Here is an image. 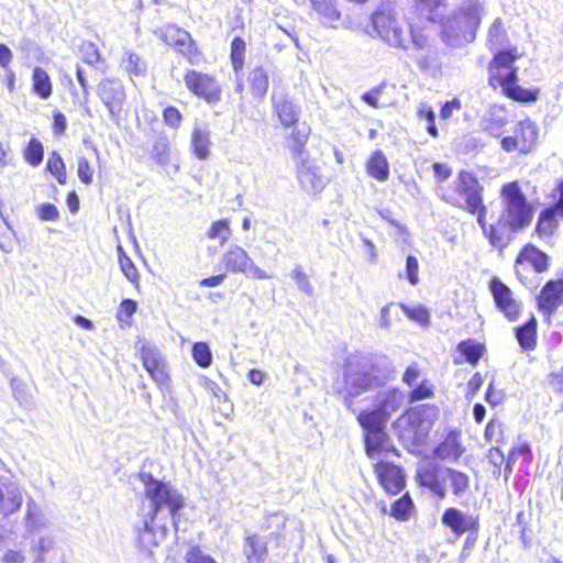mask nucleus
<instances>
[{
	"mask_svg": "<svg viewBox=\"0 0 563 563\" xmlns=\"http://www.w3.org/2000/svg\"><path fill=\"white\" fill-rule=\"evenodd\" d=\"M439 416V407L422 404L406 409L395 422L399 440L409 453L418 454Z\"/></svg>",
	"mask_w": 563,
	"mask_h": 563,
	"instance_id": "obj_6",
	"label": "nucleus"
},
{
	"mask_svg": "<svg viewBox=\"0 0 563 563\" xmlns=\"http://www.w3.org/2000/svg\"><path fill=\"white\" fill-rule=\"evenodd\" d=\"M369 22L373 29L372 36L391 48L407 51L412 44L416 48L422 49L428 44L426 27L416 24L406 27L393 8L383 7L374 10Z\"/></svg>",
	"mask_w": 563,
	"mask_h": 563,
	"instance_id": "obj_4",
	"label": "nucleus"
},
{
	"mask_svg": "<svg viewBox=\"0 0 563 563\" xmlns=\"http://www.w3.org/2000/svg\"><path fill=\"white\" fill-rule=\"evenodd\" d=\"M356 419L364 433L385 430L388 420L376 407L373 410L361 411Z\"/></svg>",
	"mask_w": 563,
	"mask_h": 563,
	"instance_id": "obj_32",
	"label": "nucleus"
},
{
	"mask_svg": "<svg viewBox=\"0 0 563 563\" xmlns=\"http://www.w3.org/2000/svg\"><path fill=\"white\" fill-rule=\"evenodd\" d=\"M485 188L477 176L466 169L459 170L454 181L439 186V195L446 205L475 216L477 224L488 214Z\"/></svg>",
	"mask_w": 563,
	"mask_h": 563,
	"instance_id": "obj_5",
	"label": "nucleus"
},
{
	"mask_svg": "<svg viewBox=\"0 0 563 563\" xmlns=\"http://www.w3.org/2000/svg\"><path fill=\"white\" fill-rule=\"evenodd\" d=\"M285 521L277 516H269L262 525L264 531H268L264 537L250 534L244 541V555L246 563H264L268 555L266 541H274L279 545L285 530Z\"/></svg>",
	"mask_w": 563,
	"mask_h": 563,
	"instance_id": "obj_9",
	"label": "nucleus"
},
{
	"mask_svg": "<svg viewBox=\"0 0 563 563\" xmlns=\"http://www.w3.org/2000/svg\"><path fill=\"white\" fill-rule=\"evenodd\" d=\"M404 402L402 391L398 388H390L384 391L376 408L387 418L398 411Z\"/></svg>",
	"mask_w": 563,
	"mask_h": 563,
	"instance_id": "obj_31",
	"label": "nucleus"
},
{
	"mask_svg": "<svg viewBox=\"0 0 563 563\" xmlns=\"http://www.w3.org/2000/svg\"><path fill=\"white\" fill-rule=\"evenodd\" d=\"M521 57L516 46L498 49L487 65V82L494 90L515 102L529 104L540 98L539 88H522L519 85L516 62Z\"/></svg>",
	"mask_w": 563,
	"mask_h": 563,
	"instance_id": "obj_3",
	"label": "nucleus"
},
{
	"mask_svg": "<svg viewBox=\"0 0 563 563\" xmlns=\"http://www.w3.org/2000/svg\"><path fill=\"white\" fill-rule=\"evenodd\" d=\"M432 170L435 181L439 184V186L443 185L445 180H448L452 174V168L444 163H433L432 164Z\"/></svg>",
	"mask_w": 563,
	"mask_h": 563,
	"instance_id": "obj_59",
	"label": "nucleus"
},
{
	"mask_svg": "<svg viewBox=\"0 0 563 563\" xmlns=\"http://www.w3.org/2000/svg\"><path fill=\"white\" fill-rule=\"evenodd\" d=\"M416 507L409 493H405L391 503L389 516L397 521H408L415 514Z\"/></svg>",
	"mask_w": 563,
	"mask_h": 563,
	"instance_id": "obj_34",
	"label": "nucleus"
},
{
	"mask_svg": "<svg viewBox=\"0 0 563 563\" xmlns=\"http://www.w3.org/2000/svg\"><path fill=\"white\" fill-rule=\"evenodd\" d=\"M456 350L463 355L464 361L475 366L479 360L486 353V346L484 343L475 342L474 340L467 339L461 341Z\"/></svg>",
	"mask_w": 563,
	"mask_h": 563,
	"instance_id": "obj_37",
	"label": "nucleus"
},
{
	"mask_svg": "<svg viewBox=\"0 0 563 563\" xmlns=\"http://www.w3.org/2000/svg\"><path fill=\"white\" fill-rule=\"evenodd\" d=\"M272 110L274 118L284 129L296 125L300 121V108L287 93L272 95Z\"/></svg>",
	"mask_w": 563,
	"mask_h": 563,
	"instance_id": "obj_21",
	"label": "nucleus"
},
{
	"mask_svg": "<svg viewBox=\"0 0 563 563\" xmlns=\"http://www.w3.org/2000/svg\"><path fill=\"white\" fill-rule=\"evenodd\" d=\"M416 115L419 120L427 122V131L433 139L439 137V131L435 125V113L431 107L422 104L418 108Z\"/></svg>",
	"mask_w": 563,
	"mask_h": 563,
	"instance_id": "obj_50",
	"label": "nucleus"
},
{
	"mask_svg": "<svg viewBox=\"0 0 563 563\" xmlns=\"http://www.w3.org/2000/svg\"><path fill=\"white\" fill-rule=\"evenodd\" d=\"M505 399V394L498 389L494 382H490L485 393V400L493 407L501 405Z\"/></svg>",
	"mask_w": 563,
	"mask_h": 563,
	"instance_id": "obj_57",
	"label": "nucleus"
},
{
	"mask_svg": "<svg viewBox=\"0 0 563 563\" xmlns=\"http://www.w3.org/2000/svg\"><path fill=\"white\" fill-rule=\"evenodd\" d=\"M143 367L151 378L156 383L159 389L168 390L170 387V377L166 369V364L161 353L152 345L143 344L137 352Z\"/></svg>",
	"mask_w": 563,
	"mask_h": 563,
	"instance_id": "obj_15",
	"label": "nucleus"
},
{
	"mask_svg": "<svg viewBox=\"0 0 563 563\" xmlns=\"http://www.w3.org/2000/svg\"><path fill=\"white\" fill-rule=\"evenodd\" d=\"M552 265L551 256L532 242L525 243L516 254L514 273L520 284L526 287L532 285V278L528 275V268L534 274L548 273Z\"/></svg>",
	"mask_w": 563,
	"mask_h": 563,
	"instance_id": "obj_8",
	"label": "nucleus"
},
{
	"mask_svg": "<svg viewBox=\"0 0 563 563\" xmlns=\"http://www.w3.org/2000/svg\"><path fill=\"white\" fill-rule=\"evenodd\" d=\"M379 485L388 495H397L406 487L404 470L388 460H379L374 465Z\"/></svg>",
	"mask_w": 563,
	"mask_h": 563,
	"instance_id": "obj_18",
	"label": "nucleus"
},
{
	"mask_svg": "<svg viewBox=\"0 0 563 563\" xmlns=\"http://www.w3.org/2000/svg\"><path fill=\"white\" fill-rule=\"evenodd\" d=\"M487 288L496 310L509 322L519 320L523 311V303L514 290L497 276L489 279Z\"/></svg>",
	"mask_w": 563,
	"mask_h": 563,
	"instance_id": "obj_12",
	"label": "nucleus"
},
{
	"mask_svg": "<svg viewBox=\"0 0 563 563\" xmlns=\"http://www.w3.org/2000/svg\"><path fill=\"white\" fill-rule=\"evenodd\" d=\"M210 132L206 129L194 128L190 136V150L199 161H207L211 150Z\"/></svg>",
	"mask_w": 563,
	"mask_h": 563,
	"instance_id": "obj_28",
	"label": "nucleus"
},
{
	"mask_svg": "<svg viewBox=\"0 0 563 563\" xmlns=\"http://www.w3.org/2000/svg\"><path fill=\"white\" fill-rule=\"evenodd\" d=\"M268 86V73L263 66H256L249 71L246 84L238 82L235 90L242 99L249 102H260L265 98Z\"/></svg>",
	"mask_w": 563,
	"mask_h": 563,
	"instance_id": "obj_16",
	"label": "nucleus"
},
{
	"mask_svg": "<svg viewBox=\"0 0 563 563\" xmlns=\"http://www.w3.org/2000/svg\"><path fill=\"white\" fill-rule=\"evenodd\" d=\"M120 269L126 279L140 290V273L133 261L124 253L122 246L117 247Z\"/></svg>",
	"mask_w": 563,
	"mask_h": 563,
	"instance_id": "obj_41",
	"label": "nucleus"
},
{
	"mask_svg": "<svg viewBox=\"0 0 563 563\" xmlns=\"http://www.w3.org/2000/svg\"><path fill=\"white\" fill-rule=\"evenodd\" d=\"M417 482L420 486L428 487L439 498L445 496V488L440 478V470L435 464H423L417 470Z\"/></svg>",
	"mask_w": 563,
	"mask_h": 563,
	"instance_id": "obj_25",
	"label": "nucleus"
},
{
	"mask_svg": "<svg viewBox=\"0 0 563 563\" xmlns=\"http://www.w3.org/2000/svg\"><path fill=\"white\" fill-rule=\"evenodd\" d=\"M191 356L195 363L202 368H207L212 364V353L206 342L194 343L191 347Z\"/></svg>",
	"mask_w": 563,
	"mask_h": 563,
	"instance_id": "obj_45",
	"label": "nucleus"
},
{
	"mask_svg": "<svg viewBox=\"0 0 563 563\" xmlns=\"http://www.w3.org/2000/svg\"><path fill=\"white\" fill-rule=\"evenodd\" d=\"M506 37L507 34L504 30L503 20L500 18L495 19L487 32V44L489 49L499 47Z\"/></svg>",
	"mask_w": 563,
	"mask_h": 563,
	"instance_id": "obj_47",
	"label": "nucleus"
},
{
	"mask_svg": "<svg viewBox=\"0 0 563 563\" xmlns=\"http://www.w3.org/2000/svg\"><path fill=\"white\" fill-rule=\"evenodd\" d=\"M221 263L225 271L232 274H243L254 279L269 278V275L256 266L247 252L239 245L228 249L221 257Z\"/></svg>",
	"mask_w": 563,
	"mask_h": 563,
	"instance_id": "obj_14",
	"label": "nucleus"
},
{
	"mask_svg": "<svg viewBox=\"0 0 563 563\" xmlns=\"http://www.w3.org/2000/svg\"><path fill=\"white\" fill-rule=\"evenodd\" d=\"M501 212L494 223L484 217L481 230L488 244L503 252L515 240L517 233L526 230L532 222L534 206L528 199L519 180L505 183L499 190Z\"/></svg>",
	"mask_w": 563,
	"mask_h": 563,
	"instance_id": "obj_1",
	"label": "nucleus"
},
{
	"mask_svg": "<svg viewBox=\"0 0 563 563\" xmlns=\"http://www.w3.org/2000/svg\"><path fill=\"white\" fill-rule=\"evenodd\" d=\"M463 452L457 432H450L435 450L437 457H460Z\"/></svg>",
	"mask_w": 563,
	"mask_h": 563,
	"instance_id": "obj_38",
	"label": "nucleus"
},
{
	"mask_svg": "<svg viewBox=\"0 0 563 563\" xmlns=\"http://www.w3.org/2000/svg\"><path fill=\"white\" fill-rule=\"evenodd\" d=\"M246 42L241 36L233 37L230 46V63L235 74H240L245 65Z\"/></svg>",
	"mask_w": 563,
	"mask_h": 563,
	"instance_id": "obj_40",
	"label": "nucleus"
},
{
	"mask_svg": "<svg viewBox=\"0 0 563 563\" xmlns=\"http://www.w3.org/2000/svg\"><path fill=\"white\" fill-rule=\"evenodd\" d=\"M366 173L378 181H385L389 177V163L380 150L374 151L365 163Z\"/></svg>",
	"mask_w": 563,
	"mask_h": 563,
	"instance_id": "obj_29",
	"label": "nucleus"
},
{
	"mask_svg": "<svg viewBox=\"0 0 563 563\" xmlns=\"http://www.w3.org/2000/svg\"><path fill=\"white\" fill-rule=\"evenodd\" d=\"M385 85L380 84L373 89L365 91L361 95V99L368 104L372 108H378V96L380 95L382 90L384 89Z\"/></svg>",
	"mask_w": 563,
	"mask_h": 563,
	"instance_id": "obj_63",
	"label": "nucleus"
},
{
	"mask_svg": "<svg viewBox=\"0 0 563 563\" xmlns=\"http://www.w3.org/2000/svg\"><path fill=\"white\" fill-rule=\"evenodd\" d=\"M291 277L302 291H305L308 295H311L313 292V287L309 280V277L301 266H297L294 268V271L291 272Z\"/></svg>",
	"mask_w": 563,
	"mask_h": 563,
	"instance_id": "obj_56",
	"label": "nucleus"
},
{
	"mask_svg": "<svg viewBox=\"0 0 563 563\" xmlns=\"http://www.w3.org/2000/svg\"><path fill=\"white\" fill-rule=\"evenodd\" d=\"M549 197L553 199V203L539 211L532 229V236L545 245L552 246L560 233V217H563V177L558 180Z\"/></svg>",
	"mask_w": 563,
	"mask_h": 563,
	"instance_id": "obj_7",
	"label": "nucleus"
},
{
	"mask_svg": "<svg viewBox=\"0 0 563 563\" xmlns=\"http://www.w3.org/2000/svg\"><path fill=\"white\" fill-rule=\"evenodd\" d=\"M539 140V126L530 118L519 120L516 123L514 135L504 136L500 141L501 148L507 152L530 154L537 147Z\"/></svg>",
	"mask_w": 563,
	"mask_h": 563,
	"instance_id": "obj_13",
	"label": "nucleus"
},
{
	"mask_svg": "<svg viewBox=\"0 0 563 563\" xmlns=\"http://www.w3.org/2000/svg\"><path fill=\"white\" fill-rule=\"evenodd\" d=\"M122 65L130 76L143 77L146 74V63L134 52H126Z\"/></svg>",
	"mask_w": 563,
	"mask_h": 563,
	"instance_id": "obj_43",
	"label": "nucleus"
},
{
	"mask_svg": "<svg viewBox=\"0 0 563 563\" xmlns=\"http://www.w3.org/2000/svg\"><path fill=\"white\" fill-rule=\"evenodd\" d=\"M98 96L113 118H118L125 102V90L123 85L115 79H103L98 87Z\"/></svg>",
	"mask_w": 563,
	"mask_h": 563,
	"instance_id": "obj_20",
	"label": "nucleus"
},
{
	"mask_svg": "<svg viewBox=\"0 0 563 563\" xmlns=\"http://www.w3.org/2000/svg\"><path fill=\"white\" fill-rule=\"evenodd\" d=\"M183 80L188 92L198 100L210 106L218 104L222 100L223 87L213 74L188 68L184 73Z\"/></svg>",
	"mask_w": 563,
	"mask_h": 563,
	"instance_id": "obj_11",
	"label": "nucleus"
},
{
	"mask_svg": "<svg viewBox=\"0 0 563 563\" xmlns=\"http://www.w3.org/2000/svg\"><path fill=\"white\" fill-rule=\"evenodd\" d=\"M288 129H290V132L285 136L286 147L294 158L298 161L306 158L305 155L308 153L307 144L311 135V128L306 122H302Z\"/></svg>",
	"mask_w": 563,
	"mask_h": 563,
	"instance_id": "obj_23",
	"label": "nucleus"
},
{
	"mask_svg": "<svg viewBox=\"0 0 563 563\" xmlns=\"http://www.w3.org/2000/svg\"><path fill=\"white\" fill-rule=\"evenodd\" d=\"M538 310L551 322L552 316L563 306V277L549 279L536 297Z\"/></svg>",
	"mask_w": 563,
	"mask_h": 563,
	"instance_id": "obj_17",
	"label": "nucleus"
},
{
	"mask_svg": "<svg viewBox=\"0 0 563 563\" xmlns=\"http://www.w3.org/2000/svg\"><path fill=\"white\" fill-rule=\"evenodd\" d=\"M435 386L429 379H423L408 394V402H417L434 397Z\"/></svg>",
	"mask_w": 563,
	"mask_h": 563,
	"instance_id": "obj_46",
	"label": "nucleus"
},
{
	"mask_svg": "<svg viewBox=\"0 0 563 563\" xmlns=\"http://www.w3.org/2000/svg\"><path fill=\"white\" fill-rule=\"evenodd\" d=\"M356 419L364 433L385 430L388 420L376 407L373 410L361 411Z\"/></svg>",
	"mask_w": 563,
	"mask_h": 563,
	"instance_id": "obj_33",
	"label": "nucleus"
},
{
	"mask_svg": "<svg viewBox=\"0 0 563 563\" xmlns=\"http://www.w3.org/2000/svg\"><path fill=\"white\" fill-rule=\"evenodd\" d=\"M404 313L412 321L419 323L422 327L430 324V313L423 306L406 307L402 306Z\"/></svg>",
	"mask_w": 563,
	"mask_h": 563,
	"instance_id": "obj_51",
	"label": "nucleus"
},
{
	"mask_svg": "<svg viewBox=\"0 0 563 563\" xmlns=\"http://www.w3.org/2000/svg\"><path fill=\"white\" fill-rule=\"evenodd\" d=\"M446 472L453 494L456 496L463 495L468 489L470 486L468 476L462 472L452 468H448Z\"/></svg>",
	"mask_w": 563,
	"mask_h": 563,
	"instance_id": "obj_48",
	"label": "nucleus"
},
{
	"mask_svg": "<svg viewBox=\"0 0 563 563\" xmlns=\"http://www.w3.org/2000/svg\"><path fill=\"white\" fill-rule=\"evenodd\" d=\"M22 505L19 487L13 483L0 485V516L8 517L18 511Z\"/></svg>",
	"mask_w": 563,
	"mask_h": 563,
	"instance_id": "obj_27",
	"label": "nucleus"
},
{
	"mask_svg": "<svg viewBox=\"0 0 563 563\" xmlns=\"http://www.w3.org/2000/svg\"><path fill=\"white\" fill-rule=\"evenodd\" d=\"M45 170L55 178L58 185L65 186L67 184L68 176L66 164L59 152L56 150L48 154Z\"/></svg>",
	"mask_w": 563,
	"mask_h": 563,
	"instance_id": "obj_35",
	"label": "nucleus"
},
{
	"mask_svg": "<svg viewBox=\"0 0 563 563\" xmlns=\"http://www.w3.org/2000/svg\"><path fill=\"white\" fill-rule=\"evenodd\" d=\"M137 308L133 299H123L117 311V319L121 322H129Z\"/></svg>",
	"mask_w": 563,
	"mask_h": 563,
	"instance_id": "obj_55",
	"label": "nucleus"
},
{
	"mask_svg": "<svg viewBox=\"0 0 563 563\" xmlns=\"http://www.w3.org/2000/svg\"><path fill=\"white\" fill-rule=\"evenodd\" d=\"M155 33L165 45L183 55L188 64L197 66L206 62V56L197 42L189 32L180 26L169 23L159 27Z\"/></svg>",
	"mask_w": 563,
	"mask_h": 563,
	"instance_id": "obj_10",
	"label": "nucleus"
},
{
	"mask_svg": "<svg viewBox=\"0 0 563 563\" xmlns=\"http://www.w3.org/2000/svg\"><path fill=\"white\" fill-rule=\"evenodd\" d=\"M312 9L319 14L324 24L332 25L341 18L336 0H310Z\"/></svg>",
	"mask_w": 563,
	"mask_h": 563,
	"instance_id": "obj_36",
	"label": "nucleus"
},
{
	"mask_svg": "<svg viewBox=\"0 0 563 563\" xmlns=\"http://www.w3.org/2000/svg\"><path fill=\"white\" fill-rule=\"evenodd\" d=\"M484 377L481 372L474 373L467 382L466 397L473 398L483 386Z\"/></svg>",
	"mask_w": 563,
	"mask_h": 563,
	"instance_id": "obj_64",
	"label": "nucleus"
},
{
	"mask_svg": "<svg viewBox=\"0 0 563 563\" xmlns=\"http://www.w3.org/2000/svg\"><path fill=\"white\" fill-rule=\"evenodd\" d=\"M139 479L144 485V497L148 500L150 509L146 514L144 528L140 531L137 543L140 549L151 552V544L157 547L153 541V523L161 510L166 508L175 525L178 522V514L185 507V497L169 483L155 478L151 473H139Z\"/></svg>",
	"mask_w": 563,
	"mask_h": 563,
	"instance_id": "obj_2",
	"label": "nucleus"
},
{
	"mask_svg": "<svg viewBox=\"0 0 563 563\" xmlns=\"http://www.w3.org/2000/svg\"><path fill=\"white\" fill-rule=\"evenodd\" d=\"M418 272V260L412 255H408L406 260V277L411 285H417L419 283Z\"/></svg>",
	"mask_w": 563,
	"mask_h": 563,
	"instance_id": "obj_60",
	"label": "nucleus"
},
{
	"mask_svg": "<svg viewBox=\"0 0 563 563\" xmlns=\"http://www.w3.org/2000/svg\"><path fill=\"white\" fill-rule=\"evenodd\" d=\"M52 129H53V133L56 136H62L65 134L66 129H67V121H66V117L60 111L53 112Z\"/></svg>",
	"mask_w": 563,
	"mask_h": 563,
	"instance_id": "obj_62",
	"label": "nucleus"
},
{
	"mask_svg": "<svg viewBox=\"0 0 563 563\" xmlns=\"http://www.w3.org/2000/svg\"><path fill=\"white\" fill-rule=\"evenodd\" d=\"M296 175L302 189L309 194H318L325 186V183L319 175L318 167L308 156L297 162Z\"/></svg>",
	"mask_w": 563,
	"mask_h": 563,
	"instance_id": "obj_22",
	"label": "nucleus"
},
{
	"mask_svg": "<svg viewBox=\"0 0 563 563\" xmlns=\"http://www.w3.org/2000/svg\"><path fill=\"white\" fill-rule=\"evenodd\" d=\"M186 563H218L211 555L203 553L199 545H192L185 554Z\"/></svg>",
	"mask_w": 563,
	"mask_h": 563,
	"instance_id": "obj_54",
	"label": "nucleus"
},
{
	"mask_svg": "<svg viewBox=\"0 0 563 563\" xmlns=\"http://www.w3.org/2000/svg\"><path fill=\"white\" fill-rule=\"evenodd\" d=\"M37 216L43 221H56L59 219V211L55 205L45 202L38 207Z\"/></svg>",
	"mask_w": 563,
	"mask_h": 563,
	"instance_id": "obj_58",
	"label": "nucleus"
},
{
	"mask_svg": "<svg viewBox=\"0 0 563 563\" xmlns=\"http://www.w3.org/2000/svg\"><path fill=\"white\" fill-rule=\"evenodd\" d=\"M514 335L523 352H532L538 345V320L531 316L525 323L514 329Z\"/></svg>",
	"mask_w": 563,
	"mask_h": 563,
	"instance_id": "obj_26",
	"label": "nucleus"
},
{
	"mask_svg": "<svg viewBox=\"0 0 563 563\" xmlns=\"http://www.w3.org/2000/svg\"><path fill=\"white\" fill-rule=\"evenodd\" d=\"M462 107V101L459 98L448 100L441 106L440 118L442 120H449L453 115V112L460 111Z\"/></svg>",
	"mask_w": 563,
	"mask_h": 563,
	"instance_id": "obj_61",
	"label": "nucleus"
},
{
	"mask_svg": "<svg viewBox=\"0 0 563 563\" xmlns=\"http://www.w3.org/2000/svg\"><path fill=\"white\" fill-rule=\"evenodd\" d=\"M364 449L368 457L398 455L386 430L364 433Z\"/></svg>",
	"mask_w": 563,
	"mask_h": 563,
	"instance_id": "obj_24",
	"label": "nucleus"
},
{
	"mask_svg": "<svg viewBox=\"0 0 563 563\" xmlns=\"http://www.w3.org/2000/svg\"><path fill=\"white\" fill-rule=\"evenodd\" d=\"M151 159L161 166L167 165L170 159V142L163 132L156 136L152 144Z\"/></svg>",
	"mask_w": 563,
	"mask_h": 563,
	"instance_id": "obj_39",
	"label": "nucleus"
},
{
	"mask_svg": "<svg viewBox=\"0 0 563 563\" xmlns=\"http://www.w3.org/2000/svg\"><path fill=\"white\" fill-rule=\"evenodd\" d=\"M32 92L42 100H47L53 95V81L48 73L36 66L32 70Z\"/></svg>",
	"mask_w": 563,
	"mask_h": 563,
	"instance_id": "obj_30",
	"label": "nucleus"
},
{
	"mask_svg": "<svg viewBox=\"0 0 563 563\" xmlns=\"http://www.w3.org/2000/svg\"><path fill=\"white\" fill-rule=\"evenodd\" d=\"M22 153H23L24 161L30 166L36 167L43 162V158H44L43 143L37 137L32 136L27 141Z\"/></svg>",
	"mask_w": 563,
	"mask_h": 563,
	"instance_id": "obj_42",
	"label": "nucleus"
},
{
	"mask_svg": "<svg viewBox=\"0 0 563 563\" xmlns=\"http://www.w3.org/2000/svg\"><path fill=\"white\" fill-rule=\"evenodd\" d=\"M77 175L79 180L89 186L93 181V168L86 156H80L77 162Z\"/></svg>",
	"mask_w": 563,
	"mask_h": 563,
	"instance_id": "obj_53",
	"label": "nucleus"
},
{
	"mask_svg": "<svg viewBox=\"0 0 563 563\" xmlns=\"http://www.w3.org/2000/svg\"><path fill=\"white\" fill-rule=\"evenodd\" d=\"M165 125L173 130H178L184 120L181 112L175 106H167L162 112Z\"/></svg>",
	"mask_w": 563,
	"mask_h": 563,
	"instance_id": "obj_52",
	"label": "nucleus"
},
{
	"mask_svg": "<svg viewBox=\"0 0 563 563\" xmlns=\"http://www.w3.org/2000/svg\"><path fill=\"white\" fill-rule=\"evenodd\" d=\"M207 238L209 240H217L221 245L227 243L231 238V228L228 219H219L213 221L208 231Z\"/></svg>",
	"mask_w": 563,
	"mask_h": 563,
	"instance_id": "obj_44",
	"label": "nucleus"
},
{
	"mask_svg": "<svg viewBox=\"0 0 563 563\" xmlns=\"http://www.w3.org/2000/svg\"><path fill=\"white\" fill-rule=\"evenodd\" d=\"M80 58L88 65H96L101 60V53L97 44L84 41L79 46Z\"/></svg>",
	"mask_w": 563,
	"mask_h": 563,
	"instance_id": "obj_49",
	"label": "nucleus"
},
{
	"mask_svg": "<svg viewBox=\"0 0 563 563\" xmlns=\"http://www.w3.org/2000/svg\"><path fill=\"white\" fill-rule=\"evenodd\" d=\"M441 522L456 537L464 533L477 536L479 530L478 516H466L454 507H449L443 511Z\"/></svg>",
	"mask_w": 563,
	"mask_h": 563,
	"instance_id": "obj_19",
	"label": "nucleus"
}]
</instances>
